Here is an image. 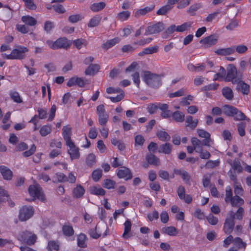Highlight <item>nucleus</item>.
I'll return each mask as SVG.
<instances>
[{
	"instance_id": "obj_1",
	"label": "nucleus",
	"mask_w": 251,
	"mask_h": 251,
	"mask_svg": "<svg viewBox=\"0 0 251 251\" xmlns=\"http://www.w3.org/2000/svg\"><path fill=\"white\" fill-rule=\"evenodd\" d=\"M28 51V49L22 46L15 47L9 54L2 53V57L7 59H23L26 56V53Z\"/></svg>"
},
{
	"instance_id": "obj_2",
	"label": "nucleus",
	"mask_w": 251,
	"mask_h": 251,
	"mask_svg": "<svg viewBox=\"0 0 251 251\" xmlns=\"http://www.w3.org/2000/svg\"><path fill=\"white\" fill-rule=\"evenodd\" d=\"M142 77L143 80L151 87L156 88L161 84L160 76L149 71L144 72Z\"/></svg>"
},
{
	"instance_id": "obj_3",
	"label": "nucleus",
	"mask_w": 251,
	"mask_h": 251,
	"mask_svg": "<svg viewBox=\"0 0 251 251\" xmlns=\"http://www.w3.org/2000/svg\"><path fill=\"white\" fill-rule=\"evenodd\" d=\"M227 72L226 73L225 80L227 82L231 81L233 84L237 83L240 79H242L241 76L239 75V72L233 64H229L227 66Z\"/></svg>"
},
{
	"instance_id": "obj_4",
	"label": "nucleus",
	"mask_w": 251,
	"mask_h": 251,
	"mask_svg": "<svg viewBox=\"0 0 251 251\" xmlns=\"http://www.w3.org/2000/svg\"><path fill=\"white\" fill-rule=\"evenodd\" d=\"M222 111L225 114L233 117L235 120H243L246 117L243 113L231 105H224L222 108Z\"/></svg>"
},
{
	"instance_id": "obj_5",
	"label": "nucleus",
	"mask_w": 251,
	"mask_h": 251,
	"mask_svg": "<svg viewBox=\"0 0 251 251\" xmlns=\"http://www.w3.org/2000/svg\"><path fill=\"white\" fill-rule=\"evenodd\" d=\"M28 193L32 198V200L37 199L43 202L46 201L42 189L39 185H30L28 188Z\"/></svg>"
},
{
	"instance_id": "obj_6",
	"label": "nucleus",
	"mask_w": 251,
	"mask_h": 251,
	"mask_svg": "<svg viewBox=\"0 0 251 251\" xmlns=\"http://www.w3.org/2000/svg\"><path fill=\"white\" fill-rule=\"evenodd\" d=\"M18 239L28 245H32L35 244L37 240V236L34 233L25 230L22 232L18 235Z\"/></svg>"
},
{
	"instance_id": "obj_7",
	"label": "nucleus",
	"mask_w": 251,
	"mask_h": 251,
	"mask_svg": "<svg viewBox=\"0 0 251 251\" xmlns=\"http://www.w3.org/2000/svg\"><path fill=\"white\" fill-rule=\"evenodd\" d=\"M49 47L52 50H57L60 48H67L71 43L66 38H60L55 41L48 40L46 42Z\"/></svg>"
},
{
	"instance_id": "obj_8",
	"label": "nucleus",
	"mask_w": 251,
	"mask_h": 251,
	"mask_svg": "<svg viewBox=\"0 0 251 251\" xmlns=\"http://www.w3.org/2000/svg\"><path fill=\"white\" fill-rule=\"evenodd\" d=\"M191 143L194 147L195 151L200 153V156L201 159H207L210 157V153L202 149V144L200 140L196 138H192Z\"/></svg>"
},
{
	"instance_id": "obj_9",
	"label": "nucleus",
	"mask_w": 251,
	"mask_h": 251,
	"mask_svg": "<svg viewBox=\"0 0 251 251\" xmlns=\"http://www.w3.org/2000/svg\"><path fill=\"white\" fill-rule=\"evenodd\" d=\"M234 219L235 215L234 212L232 211H229L224 226V231L226 233L230 234L233 231L235 225Z\"/></svg>"
},
{
	"instance_id": "obj_10",
	"label": "nucleus",
	"mask_w": 251,
	"mask_h": 251,
	"mask_svg": "<svg viewBox=\"0 0 251 251\" xmlns=\"http://www.w3.org/2000/svg\"><path fill=\"white\" fill-rule=\"evenodd\" d=\"M34 212L31 206H24L20 210L19 218L21 221H25L30 218Z\"/></svg>"
},
{
	"instance_id": "obj_11",
	"label": "nucleus",
	"mask_w": 251,
	"mask_h": 251,
	"mask_svg": "<svg viewBox=\"0 0 251 251\" xmlns=\"http://www.w3.org/2000/svg\"><path fill=\"white\" fill-rule=\"evenodd\" d=\"M97 113L99 124L101 126H105L108 121L109 116L103 104L99 105L97 107Z\"/></svg>"
},
{
	"instance_id": "obj_12",
	"label": "nucleus",
	"mask_w": 251,
	"mask_h": 251,
	"mask_svg": "<svg viewBox=\"0 0 251 251\" xmlns=\"http://www.w3.org/2000/svg\"><path fill=\"white\" fill-rule=\"evenodd\" d=\"M68 153L71 160L78 159L80 157L79 149L72 141L66 144Z\"/></svg>"
},
{
	"instance_id": "obj_13",
	"label": "nucleus",
	"mask_w": 251,
	"mask_h": 251,
	"mask_svg": "<svg viewBox=\"0 0 251 251\" xmlns=\"http://www.w3.org/2000/svg\"><path fill=\"white\" fill-rule=\"evenodd\" d=\"M164 29V25L162 23L158 22L155 24L151 25L147 27L145 34H153L160 32Z\"/></svg>"
},
{
	"instance_id": "obj_14",
	"label": "nucleus",
	"mask_w": 251,
	"mask_h": 251,
	"mask_svg": "<svg viewBox=\"0 0 251 251\" xmlns=\"http://www.w3.org/2000/svg\"><path fill=\"white\" fill-rule=\"evenodd\" d=\"M87 80L82 77L74 76L68 80L67 85L71 87L75 85H77L79 87H82L87 84Z\"/></svg>"
},
{
	"instance_id": "obj_15",
	"label": "nucleus",
	"mask_w": 251,
	"mask_h": 251,
	"mask_svg": "<svg viewBox=\"0 0 251 251\" xmlns=\"http://www.w3.org/2000/svg\"><path fill=\"white\" fill-rule=\"evenodd\" d=\"M218 37L214 35H210L201 39L200 43L205 47H210L217 43Z\"/></svg>"
},
{
	"instance_id": "obj_16",
	"label": "nucleus",
	"mask_w": 251,
	"mask_h": 251,
	"mask_svg": "<svg viewBox=\"0 0 251 251\" xmlns=\"http://www.w3.org/2000/svg\"><path fill=\"white\" fill-rule=\"evenodd\" d=\"M117 176L120 178L128 180L131 178L132 174L129 169L125 167H122L117 172Z\"/></svg>"
},
{
	"instance_id": "obj_17",
	"label": "nucleus",
	"mask_w": 251,
	"mask_h": 251,
	"mask_svg": "<svg viewBox=\"0 0 251 251\" xmlns=\"http://www.w3.org/2000/svg\"><path fill=\"white\" fill-rule=\"evenodd\" d=\"M72 128L69 126H64L62 128V136L65 144L73 141L71 139Z\"/></svg>"
},
{
	"instance_id": "obj_18",
	"label": "nucleus",
	"mask_w": 251,
	"mask_h": 251,
	"mask_svg": "<svg viewBox=\"0 0 251 251\" xmlns=\"http://www.w3.org/2000/svg\"><path fill=\"white\" fill-rule=\"evenodd\" d=\"M0 172L3 178L6 180L11 179L13 176L12 171L8 167L5 166H0Z\"/></svg>"
},
{
	"instance_id": "obj_19",
	"label": "nucleus",
	"mask_w": 251,
	"mask_h": 251,
	"mask_svg": "<svg viewBox=\"0 0 251 251\" xmlns=\"http://www.w3.org/2000/svg\"><path fill=\"white\" fill-rule=\"evenodd\" d=\"M197 133L200 137L205 138L203 141V144L205 146H209L210 134L203 129H198Z\"/></svg>"
},
{
	"instance_id": "obj_20",
	"label": "nucleus",
	"mask_w": 251,
	"mask_h": 251,
	"mask_svg": "<svg viewBox=\"0 0 251 251\" xmlns=\"http://www.w3.org/2000/svg\"><path fill=\"white\" fill-rule=\"evenodd\" d=\"M215 52L219 55H228L234 53V49L232 48V47L226 48L219 49L215 50Z\"/></svg>"
},
{
	"instance_id": "obj_21",
	"label": "nucleus",
	"mask_w": 251,
	"mask_h": 251,
	"mask_svg": "<svg viewBox=\"0 0 251 251\" xmlns=\"http://www.w3.org/2000/svg\"><path fill=\"white\" fill-rule=\"evenodd\" d=\"M161 231L163 233L169 236H176L178 233L176 228L173 226H165L162 228Z\"/></svg>"
},
{
	"instance_id": "obj_22",
	"label": "nucleus",
	"mask_w": 251,
	"mask_h": 251,
	"mask_svg": "<svg viewBox=\"0 0 251 251\" xmlns=\"http://www.w3.org/2000/svg\"><path fill=\"white\" fill-rule=\"evenodd\" d=\"M90 193L96 196H104L105 192L99 186H93L90 187Z\"/></svg>"
},
{
	"instance_id": "obj_23",
	"label": "nucleus",
	"mask_w": 251,
	"mask_h": 251,
	"mask_svg": "<svg viewBox=\"0 0 251 251\" xmlns=\"http://www.w3.org/2000/svg\"><path fill=\"white\" fill-rule=\"evenodd\" d=\"M85 193V189L80 185H77L73 190V194L74 197L79 198L83 196Z\"/></svg>"
},
{
	"instance_id": "obj_24",
	"label": "nucleus",
	"mask_w": 251,
	"mask_h": 251,
	"mask_svg": "<svg viewBox=\"0 0 251 251\" xmlns=\"http://www.w3.org/2000/svg\"><path fill=\"white\" fill-rule=\"evenodd\" d=\"M237 84V88L241 90L243 94H248L250 91V86L248 84L245 83L244 81L240 79L236 83Z\"/></svg>"
},
{
	"instance_id": "obj_25",
	"label": "nucleus",
	"mask_w": 251,
	"mask_h": 251,
	"mask_svg": "<svg viewBox=\"0 0 251 251\" xmlns=\"http://www.w3.org/2000/svg\"><path fill=\"white\" fill-rule=\"evenodd\" d=\"M120 41V39L119 38H114L112 39H110L109 40H107L105 43H104L102 45V48L104 50H108L113 46H114L115 45H116L117 43H118Z\"/></svg>"
},
{
	"instance_id": "obj_26",
	"label": "nucleus",
	"mask_w": 251,
	"mask_h": 251,
	"mask_svg": "<svg viewBox=\"0 0 251 251\" xmlns=\"http://www.w3.org/2000/svg\"><path fill=\"white\" fill-rule=\"evenodd\" d=\"M100 69V67L97 64L90 65L85 70V74L86 75H92L97 73Z\"/></svg>"
},
{
	"instance_id": "obj_27",
	"label": "nucleus",
	"mask_w": 251,
	"mask_h": 251,
	"mask_svg": "<svg viewBox=\"0 0 251 251\" xmlns=\"http://www.w3.org/2000/svg\"><path fill=\"white\" fill-rule=\"evenodd\" d=\"M173 119L176 122L182 123L184 121L185 115L180 111H176L172 113Z\"/></svg>"
},
{
	"instance_id": "obj_28",
	"label": "nucleus",
	"mask_w": 251,
	"mask_h": 251,
	"mask_svg": "<svg viewBox=\"0 0 251 251\" xmlns=\"http://www.w3.org/2000/svg\"><path fill=\"white\" fill-rule=\"evenodd\" d=\"M231 205L233 207H238L244 204L243 199L240 198L238 196H235L230 200L229 201Z\"/></svg>"
},
{
	"instance_id": "obj_29",
	"label": "nucleus",
	"mask_w": 251,
	"mask_h": 251,
	"mask_svg": "<svg viewBox=\"0 0 251 251\" xmlns=\"http://www.w3.org/2000/svg\"><path fill=\"white\" fill-rule=\"evenodd\" d=\"M130 14L129 11H123L117 14V18L118 20L124 22L128 19Z\"/></svg>"
},
{
	"instance_id": "obj_30",
	"label": "nucleus",
	"mask_w": 251,
	"mask_h": 251,
	"mask_svg": "<svg viewBox=\"0 0 251 251\" xmlns=\"http://www.w3.org/2000/svg\"><path fill=\"white\" fill-rule=\"evenodd\" d=\"M172 151V145L169 143H165L162 145L159 150V153H164L165 154H170Z\"/></svg>"
},
{
	"instance_id": "obj_31",
	"label": "nucleus",
	"mask_w": 251,
	"mask_h": 251,
	"mask_svg": "<svg viewBox=\"0 0 251 251\" xmlns=\"http://www.w3.org/2000/svg\"><path fill=\"white\" fill-rule=\"evenodd\" d=\"M186 122L187 123L186 126L192 128H195L198 123L197 119H193V117L191 116H187L186 119Z\"/></svg>"
},
{
	"instance_id": "obj_32",
	"label": "nucleus",
	"mask_w": 251,
	"mask_h": 251,
	"mask_svg": "<svg viewBox=\"0 0 251 251\" xmlns=\"http://www.w3.org/2000/svg\"><path fill=\"white\" fill-rule=\"evenodd\" d=\"M22 20L24 23L30 26H33L36 24L35 19L30 16H23Z\"/></svg>"
},
{
	"instance_id": "obj_33",
	"label": "nucleus",
	"mask_w": 251,
	"mask_h": 251,
	"mask_svg": "<svg viewBox=\"0 0 251 251\" xmlns=\"http://www.w3.org/2000/svg\"><path fill=\"white\" fill-rule=\"evenodd\" d=\"M226 77V70L224 67H221L219 72L215 74L213 77L214 80H221L224 79Z\"/></svg>"
},
{
	"instance_id": "obj_34",
	"label": "nucleus",
	"mask_w": 251,
	"mask_h": 251,
	"mask_svg": "<svg viewBox=\"0 0 251 251\" xmlns=\"http://www.w3.org/2000/svg\"><path fill=\"white\" fill-rule=\"evenodd\" d=\"M154 6L152 5L150 7H146L144 8L139 9L137 11H136V12L135 13V16L138 17L140 15H145L146 13L154 9Z\"/></svg>"
},
{
	"instance_id": "obj_35",
	"label": "nucleus",
	"mask_w": 251,
	"mask_h": 251,
	"mask_svg": "<svg viewBox=\"0 0 251 251\" xmlns=\"http://www.w3.org/2000/svg\"><path fill=\"white\" fill-rule=\"evenodd\" d=\"M231 179L234 181V193L236 195H242L243 192V189L240 184L237 183L235 181L236 180V176H231Z\"/></svg>"
},
{
	"instance_id": "obj_36",
	"label": "nucleus",
	"mask_w": 251,
	"mask_h": 251,
	"mask_svg": "<svg viewBox=\"0 0 251 251\" xmlns=\"http://www.w3.org/2000/svg\"><path fill=\"white\" fill-rule=\"evenodd\" d=\"M105 6V3L104 2L94 3L90 6V9L95 12L102 10Z\"/></svg>"
},
{
	"instance_id": "obj_37",
	"label": "nucleus",
	"mask_w": 251,
	"mask_h": 251,
	"mask_svg": "<svg viewBox=\"0 0 251 251\" xmlns=\"http://www.w3.org/2000/svg\"><path fill=\"white\" fill-rule=\"evenodd\" d=\"M174 173L176 174L181 176L183 180L185 181L186 183L189 181L190 177L189 174L187 172L181 170H175L174 171Z\"/></svg>"
},
{
	"instance_id": "obj_38",
	"label": "nucleus",
	"mask_w": 251,
	"mask_h": 251,
	"mask_svg": "<svg viewBox=\"0 0 251 251\" xmlns=\"http://www.w3.org/2000/svg\"><path fill=\"white\" fill-rule=\"evenodd\" d=\"M147 160L148 163L151 164L153 165H158L159 164V158L152 154L148 155Z\"/></svg>"
},
{
	"instance_id": "obj_39",
	"label": "nucleus",
	"mask_w": 251,
	"mask_h": 251,
	"mask_svg": "<svg viewBox=\"0 0 251 251\" xmlns=\"http://www.w3.org/2000/svg\"><path fill=\"white\" fill-rule=\"evenodd\" d=\"M10 97L11 99L15 102L20 103L22 102V99L18 92L16 91H11L10 92Z\"/></svg>"
},
{
	"instance_id": "obj_40",
	"label": "nucleus",
	"mask_w": 251,
	"mask_h": 251,
	"mask_svg": "<svg viewBox=\"0 0 251 251\" xmlns=\"http://www.w3.org/2000/svg\"><path fill=\"white\" fill-rule=\"evenodd\" d=\"M158 47L157 46L146 48L142 52L139 53V55L152 54L156 52L158 50Z\"/></svg>"
},
{
	"instance_id": "obj_41",
	"label": "nucleus",
	"mask_w": 251,
	"mask_h": 251,
	"mask_svg": "<svg viewBox=\"0 0 251 251\" xmlns=\"http://www.w3.org/2000/svg\"><path fill=\"white\" fill-rule=\"evenodd\" d=\"M223 96L228 100H231L233 97V94L232 90L228 87L224 88L222 90Z\"/></svg>"
},
{
	"instance_id": "obj_42",
	"label": "nucleus",
	"mask_w": 251,
	"mask_h": 251,
	"mask_svg": "<svg viewBox=\"0 0 251 251\" xmlns=\"http://www.w3.org/2000/svg\"><path fill=\"white\" fill-rule=\"evenodd\" d=\"M157 136L159 140L163 141H168L171 138L170 135L164 131H158L157 133Z\"/></svg>"
},
{
	"instance_id": "obj_43",
	"label": "nucleus",
	"mask_w": 251,
	"mask_h": 251,
	"mask_svg": "<svg viewBox=\"0 0 251 251\" xmlns=\"http://www.w3.org/2000/svg\"><path fill=\"white\" fill-rule=\"evenodd\" d=\"M232 48L234 49V52L236 51L239 54L244 53L248 50L247 47L242 44H240L236 46H232Z\"/></svg>"
},
{
	"instance_id": "obj_44",
	"label": "nucleus",
	"mask_w": 251,
	"mask_h": 251,
	"mask_svg": "<svg viewBox=\"0 0 251 251\" xmlns=\"http://www.w3.org/2000/svg\"><path fill=\"white\" fill-rule=\"evenodd\" d=\"M62 231L65 236H70L74 234L73 227L69 225H65L63 226Z\"/></svg>"
},
{
	"instance_id": "obj_45",
	"label": "nucleus",
	"mask_w": 251,
	"mask_h": 251,
	"mask_svg": "<svg viewBox=\"0 0 251 251\" xmlns=\"http://www.w3.org/2000/svg\"><path fill=\"white\" fill-rule=\"evenodd\" d=\"M100 21V18L98 16H95L91 18L88 23V26L93 27L99 25Z\"/></svg>"
},
{
	"instance_id": "obj_46",
	"label": "nucleus",
	"mask_w": 251,
	"mask_h": 251,
	"mask_svg": "<svg viewBox=\"0 0 251 251\" xmlns=\"http://www.w3.org/2000/svg\"><path fill=\"white\" fill-rule=\"evenodd\" d=\"M51 126L49 125H45L42 126L40 130V133L42 136H46L50 134L51 131Z\"/></svg>"
},
{
	"instance_id": "obj_47",
	"label": "nucleus",
	"mask_w": 251,
	"mask_h": 251,
	"mask_svg": "<svg viewBox=\"0 0 251 251\" xmlns=\"http://www.w3.org/2000/svg\"><path fill=\"white\" fill-rule=\"evenodd\" d=\"M192 25L191 22L184 23L181 25L177 26L176 31L182 32L186 30L188 28L190 27Z\"/></svg>"
},
{
	"instance_id": "obj_48",
	"label": "nucleus",
	"mask_w": 251,
	"mask_h": 251,
	"mask_svg": "<svg viewBox=\"0 0 251 251\" xmlns=\"http://www.w3.org/2000/svg\"><path fill=\"white\" fill-rule=\"evenodd\" d=\"M67 176L63 173H57L53 177V181L56 182H66Z\"/></svg>"
},
{
	"instance_id": "obj_49",
	"label": "nucleus",
	"mask_w": 251,
	"mask_h": 251,
	"mask_svg": "<svg viewBox=\"0 0 251 251\" xmlns=\"http://www.w3.org/2000/svg\"><path fill=\"white\" fill-rule=\"evenodd\" d=\"M88 166L92 167L96 163V156L93 153L88 154L86 159Z\"/></svg>"
},
{
	"instance_id": "obj_50",
	"label": "nucleus",
	"mask_w": 251,
	"mask_h": 251,
	"mask_svg": "<svg viewBox=\"0 0 251 251\" xmlns=\"http://www.w3.org/2000/svg\"><path fill=\"white\" fill-rule=\"evenodd\" d=\"M78 246L81 248L86 247V236L84 234H80L77 237Z\"/></svg>"
},
{
	"instance_id": "obj_51",
	"label": "nucleus",
	"mask_w": 251,
	"mask_h": 251,
	"mask_svg": "<svg viewBox=\"0 0 251 251\" xmlns=\"http://www.w3.org/2000/svg\"><path fill=\"white\" fill-rule=\"evenodd\" d=\"M48 248L50 251H57L59 250V245L58 243L53 241H51L48 243Z\"/></svg>"
},
{
	"instance_id": "obj_52",
	"label": "nucleus",
	"mask_w": 251,
	"mask_h": 251,
	"mask_svg": "<svg viewBox=\"0 0 251 251\" xmlns=\"http://www.w3.org/2000/svg\"><path fill=\"white\" fill-rule=\"evenodd\" d=\"M145 142V139L141 135H137L135 137V146L141 147Z\"/></svg>"
},
{
	"instance_id": "obj_53",
	"label": "nucleus",
	"mask_w": 251,
	"mask_h": 251,
	"mask_svg": "<svg viewBox=\"0 0 251 251\" xmlns=\"http://www.w3.org/2000/svg\"><path fill=\"white\" fill-rule=\"evenodd\" d=\"M228 162L231 166L232 168L234 170H237L238 171L241 170V166L240 165V162L237 159H235L234 161L228 160Z\"/></svg>"
},
{
	"instance_id": "obj_54",
	"label": "nucleus",
	"mask_w": 251,
	"mask_h": 251,
	"mask_svg": "<svg viewBox=\"0 0 251 251\" xmlns=\"http://www.w3.org/2000/svg\"><path fill=\"white\" fill-rule=\"evenodd\" d=\"M171 9L170 6L167 4L162 6L156 12V14L158 15H164L166 14Z\"/></svg>"
},
{
	"instance_id": "obj_55",
	"label": "nucleus",
	"mask_w": 251,
	"mask_h": 251,
	"mask_svg": "<svg viewBox=\"0 0 251 251\" xmlns=\"http://www.w3.org/2000/svg\"><path fill=\"white\" fill-rule=\"evenodd\" d=\"M9 201V196L6 191L0 187V203Z\"/></svg>"
},
{
	"instance_id": "obj_56",
	"label": "nucleus",
	"mask_w": 251,
	"mask_h": 251,
	"mask_svg": "<svg viewBox=\"0 0 251 251\" xmlns=\"http://www.w3.org/2000/svg\"><path fill=\"white\" fill-rule=\"evenodd\" d=\"M226 194L225 200L226 202H229L231 199H232V192L230 186H227L226 189Z\"/></svg>"
},
{
	"instance_id": "obj_57",
	"label": "nucleus",
	"mask_w": 251,
	"mask_h": 251,
	"mask_svg": "<svg viewBox=\"0 0 251 251\" xmlns=\"http://www.w3.org/2000/svg\"><path fill=\"white\" fill-rule=\"evenodd\" d=\"M124 97L123 91H121L120 94L116 97H108L107 98L109 99L113 102H117L121 100Z\"/></svg>"
},
{
	"instance_id": "obj_58",
	"label": "nucleus",
	"mask_w": 251,
	"mask_h": 251,
	"mask_svg": "<svg viewBox=\"0 0 251 251\" xmlns=\"http://www.w3.org/2000/svg\"><path fill=\"white\" fill-rule=\"evenodd\" d=\"M102 176V172L100 170H96L94 171L92 174V177L93 179L97 182L98 181L101 177Z\"/></svg>"
},
{
	"instance_id": "obj_59",
	"label": "nucleus",
	"mask_w": 251,
	"mask_h": 251,
	"mask_svg": "<svg viewBox=\"0 0 251 251\" xmlns=\"http://www.w3.org/2000/svg\"><path fill=\"white\" fill-rule=\"evenodd\" d=\"M233 244L238 248H245L246 244L243 242L240 238H235L233 240Z\"/></svg>"
},
{
	"instance_id": "obj_60",
	"label": "nucleus",
	"mask_w": 251,
	"mask_h": 251,
	"mask_svg": "<svg viewBox=\"0 0 251 251\" xmlns=\"http://www.w3.org/2000/svg\"><path fill=\"white\" fill-rule=\"evenodd\" d=\"M186 91L184 89H181L174 93H171L169 94V97L171 98L174 97H178L183 96L185 94Z\"/></svg>"
},
{
	"instance_id": "obj_61",
	"label": "nucleus",
	"mask_w": 251,
	"mask_h": 251,
	"mask_svg": "<svg viewBox=\"0 0 251 251\" xmlns=\"http://www.w3.org/2000/svg\"><path fill=\"white\" fill-rule=\"evenodd\" d=\"M36 147L35 145L32 144L29 150L24 151L23 155L25 157H28L32 155L36 151Z\"/></svg>"
},
{
	"instance_id": "obj_62",
	"label": "nucleus",
	"mask_w": 251,
	"mask_h": 251,
	"mask_svg": "<svg viewBox=\"0 0 251 251\" xmlns=\"http://www.w3.org/2000/svg\"><path fill=\"white\" fill-rule=\"evenodd\" d=\"M125 230L123 233V236L126 237V235L128 234L131 229V223L129 220H126L124 223Z\"/></svg>"
},
{
	"instance_id": "obj_63",
	"label": "nucleus",
	"mask_w": 251,
	"mask_h": 251,
	"mask_svg": "<svg viewBox=\"0 0 251 251\" xmlns=\"http://www.w3.org/2000/svg\"><path fill=\"white\" fill-rule=\"evenodd\" d=\"M115 183L110 179H106L103 183V186L105 188L110 189L114 188Z\"/></svg>"
},
{
	"instance_id": "obj_64",
	"label": "nucleus",
	"mask_w": 251,
	"mask_h": 251,
	"mask_svg": "<svg viewBox=\"0 0 251 251\" xmlns=\"http://www.w3.org/2000/svg\"><path fill=\"white\" fill-rule=\"evenodd\" d=\"M82 18L83 17L81 15H73L69 17V21L72 23H74L81 20Z\"/></svg>"
}]
</instances>
